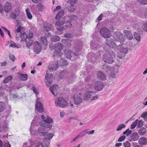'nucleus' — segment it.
<instances>
[{"label": "nucleus", "mask_w": 147, "mask_h": 147, "mask_svg": "<svg viewBox=\"0 0 147 147\" xmlns=\"http://www.w3.org/2000/svg\"><path fill=\"white\" fill-rule=\"evenodd\" d=\"M22 27L20 25L18 26L17 27H16V28L15 29V32L16 34V38L17 39V38H18L19 35L21 33L20 31Z\"/></svg>", "instance_id": "nucleus-23"}, {"label": "nucleus", "mask_w": 147, "mask_h": 147, "mask_svg": "<svg viewBox=\"0 0 147 147\" xmlns=\"http://www.w3.org/2000/svg\"><path fill=\"white\" fill-rule=\"evenodd\" d=\"M97 76L99 79L102 80H105L106 79V77L102 71H99L97 73Z\"/></svg>", "instance_id": "nucleus-26"}, {"label": "nucleus", "mask_w": 147, "mask_h": 147, "mask_svg": "<svg viewBox=\"0 0 147 147\" xmlns=\"http://www.w3.org/2000/svg\"><path fill=\"white\" fill-rule=\"evenodd\" d=\"M62 54V53L61 51L55 50V51L53 53V57L55 58V57L58 58L59 57H61Z\"/></svg>", "instance_id": "nucleus-32"}, {"label": "nucleus", "mask_w": 147, "mask_h": 147, "mask_svg": "<svg viewBox=\"0 0 147 147\" xmlns=\"http://www.w3.org/2000/svg\"><path fill=\"white\" fill-rule=\"evenodd\" d=\"M132 132L131 130H129V129H128L123 132V134L124 135L126 134V136H128L131 134Z\"/></svg>", "instance_id": "nucleus-45"}, {"label": "nucleus", "mask_w": 147, "mask_h": 147, "mask_svg": "<svg viewBox=\"0 0 147 147\" xmlns=\"http://www.w3.org/2000/svg\"><path fill=\"white\" fill-rule=\"evenodd\" d=\"M138 119H136L131 124L130 126V128L131 129H133L135 128L138 124Z\"/></svg>", "instance_id": "nucleus-46"}, {"label": "nucleus", "mask_w": 147, "mask_h": 147, "mask_svg": "<svg viewBox=\"0 0 147 147\" xmlns=\"http://www.w3.org/2000/svg\"><path fill=\"white\" fill-rule=\"evenodd\" d=\"M130 138L132 141H136L139 138V135L137 133L134 132L131 134Z\"/></svg>", "instance_id": "nucleus-27"}, {"label": "nucleus", "mask_w": 147, "mask_h": 147, "mask_svg": "<svg viewBox=\"0 0 147 147\" xmlns=\"http://www.w3.org/2000/svg\"><path fill=\"white\" fill-rule=\"evenodd\" d=\"M26 12L28 18L29 19H31L32 18V15L29 9L28 8L26 9Z\"/></svg>", "instance_id": "nucleus-40"}, {"label": "nucleus", "mask_w": 147, "mask_h": 147, "mask_svg": "<svg viewBox=\"0 0 147 147\" xmlns=\"http://www.w3.org/2000/svg\"><path fill=\"white\" fill-rule=\"evenodd\" d=\"M36 128L37 126L34 125L33 122L31 123L30 130L31 135L44 136L48 131V130L46 128V127L43 126H41L39 127L37 130H36Z\"/></svg>", "instance_id": "nucleus-1"}, {"label": "nucleus", "mask_w": 147, "mask_h": 147, "mask_svg": "<svg viewBox=\"0 0 147 147\" xmlns=\"http://www.w3.org/2000/svg\"><path fill=\"white\" fill-rule=\"evenodd\" d=\"M123 145L125 147H130L131 144L128 141H127L123 143Z\"/></svg>", "instance_id": "nucleus-59"}, {"label": "nucleus", "mask_w": 147, "mask_h": 147, "mask_svg": "<svg viewBox=\"0 0 147 147\" xmlns=\"http://www.w3.org/2000/svg\"><path fill=\"white\" fill-rule=\"evenodd\" d=\"M28 40H26L25 41L26 44V46L28 47H30L32 44V41L30 38H28Z\"/></svg>", "instance_id": "nucleus-43"}, {"label": "nucleus", "mask_w": 147, "mask_h": 147, "mask_svg": "<svg viewBox=\"0 0 147 147\" xmlns=\"http://www.w3.org/2000/svg\"><path fill=\"white\" fill-rule=\"evenodd\" d=\"M113 38L116 41L121 43L123 42L125 38L122 33L119 32H116L113 34Z\"/></svg>", "instance_id": "nucleus-8"}, {"label": "nucleus", "mask_w": 147, "mask_h": 147, "mask_svg": "<svg viewBox=\"0 0 147 147\" xmlns=\"http://www.w3.org/2000/svg\"><path fill=\"white\" fill-rule=\"evenodd\" d=\"M67 19V17L64 16L63 18L60 20L57 21L55 23V25L56 26L59 27L63 25L65 23V22Z\"/></svg>", "instance_id": "nucleus-18"}, {"label": "nucleus", "mask_w": 147, "mask_h": 147, "mask_svg": "<svg viewBox=\"0 0 147 147\" xmlns=\"http://www.w3.org/2000/svg\"><path fill=\"white\" fill-rule=\"evenodd\" d=\"M63 45L60 43L58 42L56 44L55 46V49L56 51H61L63 49Z\"/></svg>", "instance_id": "nucleus-30"}, {"label": "nucleus", "mask_w": 147, "mask_h": 147, "mask_svg": "<svg viewBox=\"0 0 147 147\" xmlns=\"http://www.w3.org/2000/svg\"><path fill=\"white\" fill-rule=\"evenodd\" d=\"M125 127L126 125L125 124H120L117 127L116 129V131H121L122 129L125 128Z\"/></svg>", "instance_id": "nucleus-37"}, {"label": "nucleus", "mask_w": 147, "mask_h": 147, "mask_svg": "<svg viewBox=\"0 0 147 147\" xmlns=\"http://www.w3.org/2000/svg\"><path fill=\"white\" fill-rule=\"evenodd\" d=\"M34 47V52L37 54H38L40 51L41 47L40 44L38 41H35L33 43Z\"/></svg>", "instance_id": "nucleus-14"}, {"label": "nucleus", "mask_w": 147, "mask_h": 147, "mask_svg": "<svg viewBox=\"0 0 147 147\" xmlns=\"http://www.w3.org/2000/svg\"><path fill=\"white\" fill-rule=\"evenodd\" d=\"M117 48L120 53H122V54L121 55H117L118 57L121 59L124 58L125 55L128 52V48L125 45L121 44L117 46Z\"/></svg>", "instance_id": "nucleus-5"}, {"label": "nucleus", "mask_w": 147, "mask_h": 147, "mask_svg": "<svg viewBox=\"0 0 147 147\" xmlns=\"http://www.w3.org/2000/svg\"><path fill=\"white\" fill-rule=\"evenodd\" d=\"M91 43V47L92 48L96 50L97 49H99L100 48V46L98 45H96L94 43L93 41H90Z\"/></svg>", "instance_id": "nucleus-36"}, {"label": "nucleus", "mask_w": 147, "mask_h": 147, "mask_svg": "<svg viewBox=\"0 0 147 147\" xmlns=\"http://www.w3.org/2000/svg\"><path fill=\"white\" fill-rule=\"evenodd\" d=\"M20 38L22 41H25L27 39H28V36L25 32L21 33L19 35L18 38H17V40L19 39V38Z\"/></svg>", "instance_id": "nucleus-22"}, {"label": "nucleus", "mask_w": 147, "mask_h": 147, "mask_svg": "<svg viewBox=\"0 0 147 147\" xmlns=\"http://www.w3.org/2000/svg\"><path fill=\"white\" fill-rule=\"evenodd\" d=\"M138 1L140 3L146 5L147 4V0H138Z\"/></svg>", "instance_id": "nucleus-60"}, {"label": "nucleus", "mask_w": 147, "mask_h": 147, "mask_svg": "<svg viewBox=\"0 0 147 147\" xmlns=\"http://www.w3.org/2000/svg\"><path fill=\"white\" fill-rule=\"evenodd\" d=\"M144 122V121L142 120H140L138 121L137 124V127L139 128L141 127L143 125Z\"/></svg>", "instance_id": "nucleus-53"}, {"label": "nucleus", "mask_w": 147, "mask_h": 147, "mask_svg": "<svg viewBox=\"0 0 147 147\" xmlns=\"http://www.w3.org/2000/svg\"><path fill=\"white\" fill-rule=\"evenodd\" d=\"M60 63L61 66H66L68 64L67 61L63 59H61L60 60Z\"/></svg>", "instance_id": "nucleus-42"}, {"label": "nucleus", "mask_w": 147, "mask_h": 147, "mask_svg": "<svg viewBox=\"0 0 147 147\" xmlns=\"http://www.w3.org/2000/svg\"><path fill=\"white\" fill-rule=\"evenodd\" d=\"M54 12H58L55 17V20H59L64 15V12L63 10L61 9V7L58 6L56 7L54 10Z\"/></svg>", "instance_id": "nucleus-10"}, {"label": "nucleus", "mask_w": 147, "mask_h": 147, "mask_svg": "<svg viewBox=\"0 0 147 147\" xmlns=\"http://www.w3.org/2000/svg\"><path fill=\"white\" fill-rule=\"evenodd\" d=\"M69 19L67 18L65 21V23L66 24V26L67 27H71L72 26L70 21L68 20Z\"/></svg>", "instance_id": "nucleus-49"}, {"label": "nucleus", "mask_w": 147, "mask_h": 147, "mask_svg": "<svg viewBox=\"0 0 147 147\" xmlns=\"http://www.w3.org/2000/svg\"><path fill=\"white\" fill-rule=\"evenodd\" d=\"M18 74L19 75V78L23 81H26L28 79V76L27 74H21L18 72Z\"/></svg>", "instance_id": "nucleus-28"}, {"label": "nucleus", "mask_w": 147, "mask_h": 147, "mask_svg": "<svg viewBox=\"0 0 147 147\" xmlns=\"http://www.w3.org/2000/svg\"><path fill=\"white\" fill-rule=\"evenodd\" d=\"M30 143L31 145H34V147H49L46 144H43L38 141H34L31 139L30 140Z\"/></svg>", "instance_id": "nucleus-11"}, {"label": "nucleus", "mask_w": 147, "mask_h": 147, "mask_svg": "<svg viewBox=\"0 0 147 147\" xmlns=\"http://www.w3.org/2000/svg\"><path fill=\"white\" fill-rule=\"evenodd\" d=\"M119 65H116L113 67L111 68L109 66L104 64L101 66V68L105 71L112 78H115L116 74L117 73L119 68Z\"/></svg>", "instance_id": "nucleus-2"}, {"label": "nucleus", "mask_w": 147, "mask_h": 147, "mask_svg": "<svg viewBox=\"0 0 147 147\" xmlns=\"http://www.w3.org/2000/svg\"><path fill=\"white\" fill-rule=\"evenodd\" d=\"M100 32L101 35L105 38H108L111 36V32L105 27L102 28L100 29Z\"/></svg>", "instance_id": "nucleus-9"}, {"label": "nucleus", "mask_w": 147, "mask_h": 147, "mask_svg": "<svg viewBox=\"0 0 147 147\" xmlns=\"http://www.w3.org/2000/svg\"><path fill=\"white\" fill-rule=\"evenodd\" d=\"M64 45L66 47H69L71 45V40L69 39H67L63 40Z\"/></svg>", "instance_id": "nucleus-31"}, {"label": "nucleus", "mask_w": 147, "mask_h": 147, "mask_svg": "<svg viewBox=\"0 0 147 147\" xmlns=\"http://www.w3.org/2000/svg\"><path fill=\"white\" fill-rule=\"evenodd\" d=\"M59 64L57 63L55 64H53L52 65H49V66L48 69L51 71L55 70L59 65Z\"/></svg>", "instance_id": "nucleus-29"}, {"label": "nucleus", "mask_w": 147, "mask_h": 147, "mask_svg": "<svg viewBox=\"0 0 147 147\" xmlns=\"http://www.w3.org/2000/svg\"><path fill=\"white\" fill-rule=\"evenodd\" d=\"M68 72L66 70H63L60 73L59 77L61 79L66 78L68 77Z\"/></svg>", "instance_id": "nucleus-24"}, {"label": "nucleus", "mask_w": 147, "mask_h": 147, "mask_svg": "<svg viewBox=\"0 0 147 147\" xmlns=\"http://www.w3.org/2000/svg\"><path fill=\"white\" fill-rule=\"evenodd\" d=\"M103 16V15L102 14H100L96 19V22H98L101 20L102 19Z\"/></svg>", "instance_id": "nucleus-58"}, {"label": "nucleus", "mask_w": 147, "mask_h": 147, "mask_svg": "<svg viewBox=\"0 0 147 147\" xmlns=\"http://www.w3.org/2000/svg\"><path fill=\"white\" fill-rule=\"evenodd\" d=\"M68 10L71 12H73L76 9V7L74 5H70L69 7H68Z\"/></svg>", "instance_id": "nucleus-52"}, {"label": "nucleus", "mask_w": 147, "mask_h": 147, "mask_svg": "<svg viewBox=\"0 0 147 147\" xmlns=\"http://www.w3.org/2000/svg\"><path fill=\"white\" fill-rule=\"evenodd\" d=\"M139 143L142 145H144L147 144V138L145 137H142L138 140Z\"/></svg>", "instance_id": "nucleus-25"}, {"label": "nucleus", "mask_w": 147, "mask_h": 147, "mask_svg": "<svg viewBox=\"0 0 147 147\" xmlns=\"http://www.w3.org/2000/svg\"><path fill=\"white\" fill-rule=\"evenodd\" d=\"M5 107V104L2 102H0V112H1L3 111Z\"/></svg>", "instance_id": "nucleus-50"}, {"label": "nucleus", "mask_w": 147, "mask_h": 147, "mask_svg": "<svg viewBox=\"0 0 147 147\" xmlns=\"http://www.w3.org/2000/svg\"><path fill=\"white\" fill-rule=\"evenodd\" d=\"M146 132V129L142 127L139 130L138 132L139 134L141 136H143L144 135Z\"/></svg>", "instance_id": "nucleus-33"}, {"label": "nucleus", "mask_w": 147, "mask_h": 147, "mask_svg": "<svg viewBox=\"0 0 147 147\" xmlns=\"http://www.w3.org/2000/svg\"><path fill=\"white\" fill-rule=\"evenodd\" d=\"M11 18L13 19H16L17 18L16 15L14 13H11Z\"/></svg>", "instance_id": "nucleus-62"}, {"label": "nucleus", "mask_w": 147, "mask_h": 147, "mask_svg": "<svg viewBox=\"0 0 147 147\" xmlns=\"http://www.w3.org/2000/svg\"><path fill=\"white\" fill-rule=\"evenodd\" d=\"M55 101L56 106L65 108L68 105L67 101L62 97H59L58 99H55Z\"/></svg>", "instance_id": "nucleus-7"}, {"label": "nucleus", "mask_w": 147, "mask_h": 147, "mask_svg": "<svg viewBox=\"0 0 147 147\" xmlns=\"http://www.w3.org/2000/svg\"><path fill=\"white\" fill-rule=\"evenodd\" d=\"M60 39V37L58 36L55 35L52 38V40L54 42L59 41Z\"/></svg>", "instance_id": "nucleus-47"}, {"label": "nucleus", "mask_w": 147, "mask_h": 147, "mask_svg": "<svg viewBox=\"0 0 147 147\" xmlns=\"http://www.w3.org/2000/svg\"><path fill=\"white\" fill-rule=\"evenodd\" d=\"M134 36L135 38L138 41L140 42L141 40V36L140 34L137 32H135L134 34Z\"/></svg>", "instance_id": "nucleus-39"}, {"label": "nucleus", "mask_w": 147, "mask_h": 147, "mask_svg": "<svg viewBox=\"0 0 147 147\" xmlns=\"http://www.w3.org/2000/svg\"><path fill=\"white\" fill-rule=\"evenodd\" d=\"M10 98H13L15 99L18 97V95L16 94H13L11 93L10 94Z\"/></svg>", "instance_id": "nucleus-55"}, {"label": "nucleus", "mask_w": 147, "mask_h": 147, "mask_svg": "<svg viewBox=\"0 0 147 147\" xmlns=\"http://www.w3.org/2000/svg\"><path fill=\"white\" fill-rule=\"evenodd\" d=\"M143 28L146 32H147V22L144 23L143 26Z\"/></svg>", "instance_id": "nucleus-63"}, {"label": "nucleus", "mask_w": 147, "mask_h": 147, "mask_svg": "<svg viewBox=\"0 0 147 147\" xmlns=\"http://www.w3.org/2000/svg\"><path fill=\"white\" fill-rule=\"evenodd\" d=\"M41 117L43 121L46 123H49L53 122L52 119L46 115H42Z\"/></svg>", "instance_id": "nucleus-21"}, {"label": "nucleus", "mask_w": 147, "mask_h": 147, "mask_svg": "<svg viewBox=\"0 0 147 147\" xmlns=\"http://www.w3.org/2000/svg\"><path fill=\"white\" fill-rule=\"evenodd\" d=\"M36 110L40 113H42L44 110V107L42 104L40 102H37L35 106Z\"/></svg>", "instance_id": "nucleus-17"}, {"label": "nucleus", "mask_w": 147, "mask_h": 147, "mask_svg": "<svg viewBox=\"0 0 147 147\" xmlns=\"http://www.w3.org/2000/svg\"><path fill=\"white\" fill-rule=\"evenodd\" d=\"M141 116L145 121H147V111L143 113Z\"/></svg>", "instance_id": "nucleus-51"}, {"label": "nucleus", "mask_w": 147, "mask_h": 147, "mask_svg": "<svg viewBox=\"0 0 147 147\" xmlns=\"http://www.w3.org/2000/svg\"><path fill=\"white\" fill-rule=\"evenodd\" d=\"M89 87L92 90L95 89L98 91H100L102 90L104 85L103 83L100 81H96L92 82L91 84H90Z\"/></svg>", "instance_id": "nucleus-6"}, {"label": "nucleus", "mask_w": 147, "mask_h": 147, "mask_svg": "<svg viewBox=\"0 0 147 147\" xmlns=\"http://www.w3.org/2000/svg\"><path fill=\"white\" fill-rule=\"evenodd\" d=\"M123 33L125 35L126 37L128 40H131L133 38V35L130 31L124 30Z\"/></svg>", "instance_id": "nucleus-19"}, {"label": "nucleus", "mask_w": 147, "mask_h": 147, "mask_svg": "<svg viewBox=\"0 0 147 147\" xmlns=\"http://www.w3.org/2000/svg\"><path fill=\"white\" fill-rule=\"evenodd\" d=\"M82 99L81 97V95H75L74 96V103L76 105H78L81 103L82 100Z\"/></svg>", "instance_id": "nucleus-16"}, {"label": "nucleus", "mask_w": 147, "mask_h": 147, "mask_svg": "<svg viewBox=\"0 0 147 147\" xmlns=\"http://www.w3.org/2000/svg\"><path fill=\"white\" fill-rule=\"evenodd\" d=\"M126 137L125 136L123 135L120 137L118 140V141L121 142L124 140L125 138Z\"/></svg>", "instance_id": "nucleus-57"}, {"label": "nucleus", "mask_w": 147, "mask_h": 147, "mask_svg": "<svg viewBox=\"0 0 147 147\" xmlns=\"http://www.w3.org/2000/svg\"><path fill=\"white\" fill-rule=\"evenodd\" d=\"M12 79L13 77L12 76H8L4 80L3 82L5 84L7 83L9 81L11 80Z\"/></svg>", "instance_id": "nucleus-48"}, {"label": "nucleus", "mask_w": 147, "mask_h": 147, "mask_svg": "<svg viewBox=\"0 0 147 147\" xmlns=\"http://www.w3.org/2000/svg\"><path fill=\"white\" fill-rule=\"evenodd\" d=\"M45 79L46 80H53V75L51 73L47 74L45 76Z\"/></svg>", "instance_id": "nucleus-38"}, {"label": "nucleus", "mask_w": 147, "mask_h": 147, "mask_svg": "<svg viewBox=\"0 0 147 147\" xmlns=\"http://www.w3.org/2000/svg\"><path fill=\"white\" fill-rule=\"evenodd\" d=\"M10 59L13 61H14L15 60V57L14 55L11 54L9 56Z\"/></svg>", "instance_id": "nucleus-64"}, {"label": "nucleus", "mask_w": 147, "mask_h": 147, "mask_svg": "<svg viewBox=\"0 0 147 147\" xmlns=\"http://www.w3.org/2000/svg\"><path fill=\"white\" fill-rule=\"evenodd\" d=\"M9 46L14 48H19V47L17 46L15 43L14 42H12V43H11L10 45Z\"/></svg>", "instance_id": "nucleus-56"}, {"label": "nucleus", "mask_w": 147, "mask_h": 147, "mask_svg": "<svg viewBox=\"0 0 147 147\" xmlns=\"http://www.w3.org/2000/svg\"><path fill=\"white\" fill-rule=\"evenodd\" d=\"M54 134L51 133H47L45 136V138L43 140V142L45 144H46L49 146L50 144L51 139L53 136Z\"/></svg>", "instance_id": "nucleus-12"}, {"label": "nucleus", "mask_w": 147, "mask_h": 147, "mask_svg": "<svg viewBox=\"0 0 147 147\" xmlns=\"http://www.w3.org/2000/svg\"><path fill=\"white\" fill-rule=\"evenodd\" d=\"M105 51L107 53L103 55L102 59L106 63L109 64L112 63L114 61L113 57L114 56V53L112 51L109 50V51L105 50Z\"/></svg>", "instance_id": "nucleus-3"}, {"label": "nucleus", "mask_w": 147, "mask_h": 147, "mask_svg": "<svg viewBox=\"0 0 147 147\" xmlns=\"http://www.w3.org/2000/svg\"><path fill=\"white\" fill-rule=\"evenodd\" d=\"M49 89L50 91L55 96H56L57 95L58 87L57 85L55 84L51 86Z\"/></svg>", "instance_id": "nucleus-15"}, {"label": "nucleus", "mask_w": 147, "mask_h": 147, "mask_svg": "<svg viewBox=\"0 0 147 147\" xmlns=\"http://www.w3.org/2000/svg\"><path fill=\"white\" fill-rule=\"evenodd\" d=\"M4 10L7 13H9L11 11V5L10 2H6L4 6Z\"/></svg>", "instance_id": "nucleus-20"}, {"label": "nucleus", "mask_w": 147, "mask_h": 147, "mask_svg": "<svg viewBox=\"0 0 147 147\" xmlns=\"http://www.w3.org/2000/svg\"><path fill=\"white\" fill-rule=\"evenodd\" d=\"M72 53V51L71 50H66L64 52L65 56L68 58H71Z\"/></svg>", "instance_id": "nucleus-34"}, {"label": "nucleus", "mask_w": 147, "mask_h": 147, "mask_svg": "<svg viewBox=\"0 0 147 147\" xmlns=\"http://www.w3.org/2000/svg\"><path fill=\"white\" fill-rule=\"evenodd\" d=\"M3 147H11V145L8 141H5Z\"/></svg>", "instance_id": "nucleus-61"}, {"label": "nucleus", "mask_w": 147, "mask_h": 147, "mask_svg": "<svg viewBox=\"0 0 147 147\" xmlns=\"http://www.w3.org/2000/svg\"><path fill=\"white\" fill-rule=\"evenodd\" d=\"M67 18L69 20L72 21H76L78 19V18L77 16L74 15H69L67 17Z\"/></svg>", "instance_id": "nucleus-35"}, {"label": "nucleus", "mask_w": 147, "mask_h": 147, "mask_svg": "<svg viewBox=\"0 0 147 147\" xmlns=\"http://www.w3.org/2000/svg\"><path fill=\"white\" fill-rule=\"evenodd\" d=\"M37 7L39 10L42 11L44 7L43 5L41 3H39L37 5Z\"/></svg>", "instance_id": "nucleus-54"}, {"label": "nucleus", "mask_w": 147, "mask_h": 147, "mask_svg": "<svg viewBox=\"0 0 147 147\" xmlns=\"http://www.w3.org/2000/svg\"><path fill=\"white\" fill-rule=\"evenodd\" d=\"M44 28L47 31H48L49 30L50 31L52 30L53 29L54 27L51 24H49L47 26L45 25Z\"/></svg>", "instance_id": "nucleus-41"}, {"label": "nucleus", "mask_w": 147, "mask_h": 147, "mask_svg": "<svg viewBox=\"0 0 147 147\" xmlns=\"http://www.w3.org/2000/svg\"><path fill=\"white\" fill-rule=\"evenodd\" d=\"M40 41L44 45H47L48 44L47 38L45 36H42L41 37Z\"/></svg>", "instance_id": "nucleus-44"}, {"label": "nucleus", "mask_w": 147, "mask_h": 147, "mask_svg": "<svg viewBox=\"0 0 147 147\" xmlns=\"http://www.w3.org/2000/svg\"><path fill=\"white\" fill-rule=\"evenodd\" d=\"M106 41V44L110 47L114 48L117 47L116 44L114 42L113 39L110 37L107 38Z\"/></svg>", "instance_id": "nucleus-13"}, {"label": "nucleus", "mask_w": 147, "mask_h": 147, "mask_svg": "<svg viewBox=\"0 0 147 147\" xmlns=\"http://www.w3.org/2000/svg\"><path fill=\"white\" fill-rule=\"evenodd\" d=\"M92 90L89 87L86 89V92L84 94L85 99L92 101L95 100L98 98L97 95L93 96L94 94L92 92Z\"/></svg>", "instance_id": "nucleus-4"}]
</instances>
